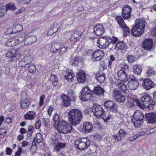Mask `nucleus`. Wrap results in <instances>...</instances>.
Wrapping results in <instances>:
<instances>
[{
    "instance_id": "nucleus-1",
    "label": "nucleus",
    "mask_w": 156,
    "mask_h": 156,
    "mask_svg": "<svg viewBox=\"0 0 156 156\" xmlns=\"http://www.w3.org/2000/svg\"><path fill=\"white\" fill-rule=\"evenodd\" d=\"M145 24V21L143 19L136 20L131 29V35L135 37L140 36L144 32Z\"/></svg>"
},
{
    "instance_id": "nucleus-2",
    "label": "nucleus",
    "mask_w": 156,
    "mask_h": 156,
    "mask_svg": "<svg viewBox=\"0 0 156 156\" xmlns=\"http://www.w3.org/2000/svg\"><path fill=\"white\" fill-rule=\"evenodd\" d=\"M82 117L81 112L76 108L71 109L68 114L69 121L73 126L78 124L81 120Z\"/></svg>"
},
{
    "instance_id": "nucleus-3",
    "label": "nucleus",
    "mask_w": 156,
    "mask_h": 156,
    "mask_svg": "<svg viewBox=\"0 0 156 156\" xmlns=\"http://www.w3.org/2000/svg\"><path fill=\"white\" fill-rule=\"evenodd\" d=\"M92 109L94 115L97 118L103 119L104 122H106L110 119L111 116L109 115L108 112H106L104 111L101 105L94 104Z\"/></svg>"
},
{
    "instance_id": "nucleus-4",
    "label": "nucleus",
    "mask_w": 156,
    "mask_h": 156,
    "mask_svg": "<svg viewBox=\"0 0 156 156\" xmlns=\"http://www.w3.org/2000/svg\"><path fill=\"white\" fill-rule=\"evenodd\" d=\"M117 40L118 38L114 37H101L97 40V46L100 48H108L110 44H114Z\"/></svg>"
},
{
    "instance_id": "nucleus-5",
    "label": "nucleus",
    "mask_w": 156,
    "mask_h": 156,
    "mask_svg": "<svg viewBox=\"0 0 156 156\" xmlns=\"http://www.w3.org/2000/svg\"><path fill=\"white\" fill-rule=\"evenodd\" d=\"M140 101L138 99H136L135 100V102L139 106H142L143 105L145 107H148L150 109L152 107L153 104H151L153 101L151 99V98L150 95L143 94L141 95Z\"/></svg>"
},
{
    "instance_id": "nucleus-6",
    "label": "nucleus",
    "mask_w": 156,
    "mask_h": 156,
    "mask_svg": "<svg viewBox=\"0 0 156 156\" xmlns=\"http://www.w3.org/2000/svg\"><path fill=\"white\" fill-rule=\"evenodd\" d=\"M90 144V140L88 138L86 137L79 138L75 141V146L80 151L87 148Z\"/></svg>"
},
{
    "instance_id": "nucleus-7",
    "label": "nucleus",
    "mask_w": 156,
    "mask_h": 156,
    "mask_svg": "<svg viewBox=\"0 0 156 156\" xmlns=\"http://www.w3.org/2000/svg\"><path fill=\"white\" fill-rule=\"evenodd\" d=\"M57 126L58 131L62 133H69L72 129L71 124L64 120L59 121L57 124Z\"/></svg>"
},
{
    "instance_id": "nucleus-8",
    "label": "nucleus",
    "mask_w": 156,
    "mask_h": 156,
    "mask_svg": "<svg viewBox=\"0 0 156 156\" xmlns=\"http://www.w3.org/2000/svg\"><path fill=\"white\" fill-rule=\"evenodd\" d=\"M144 118L143 114L139 111H136L131 117L132 122L136 127H139L143 122Z\"/></svg>"
},
{
    "instance_id": "nucleus-9",
    "label": "nucleus",
    "mask_w": 156,
    "mask_h": 156,
    "mask_svg": "<svg viewBox=\"0 0 156 156\" xmlns=\"http://www.w3.org/2000/svg\"><path fill=\"white\" fill-rule=\"evenodd\" d=\"M93 91L88 86H85L82 89L80 93L79 97L83 101H88L90 100Z\"/></svg>"
},
{
    "instance_id": "nucleus-10",
    "label": "nucleus",
    "mask_w": 156,
    "mask_h": 156,
    "mask_svg": "<svg viewBox=\"0 0 156 156\" xmlns=\"http://www.w3.org/2000/svg\"><path fill=\"white\" fill-rule=\"evenodd\" d=\"M115 18L119 26L123 29L124 36H129L130 34L129 29L126 25L122 18L120 16H116Z\"/></svg>"
},
{
    "instance_id": "nucleus-11",
    "label": "nucleus",
    "mask_w": 156,
    "mask_h": 156,
    "mask_svg": "<svg viewBox=\"0 0 156 156\" xmlns=\"http://www.w3.org/2000/svg\"><path fill=\"white\" fill-rule=\"evenodd\" d=\"M49 143L51 146L55 145L53 151L55 152L59 151L60 149L64 148L66 145V143L60 142L58 140L54 138H51Z\"/></svg>"
},
{
    "instance_id": "nucleus-12",
    "label": "nucleus",
    "mask_w": 156,
    "mask_h": 156,
    "mask_svg": "<svg viewBox=\"0 0 156 156\" xmlns=\"http://www.w3.org/2000/svg\"><path fill=\"white\" fill-rule=\"evenodd\" d=\"M113 97L116 101L120 103L121 105H123L126 101L125 97L120 94L117 90H115L112 93Z\"/></svg>"
},
{
    "instance_id": "nucleus-13",
    "label": "nucleus",
    "mask_w": 156,
    "mask_h": 156,
    "mask_svg": "<svg viewBox=\"0 0 156 156\" xmlns=\"http://www.w3.org/2000/svg\"><path fill=\"white\" fill-rule=\"evenodd\" d=\"M104 106L110 112L116 113L118 111L117 105L112 101H108L104 103Z\"/></svg>"
},
{
    "instance_id": "nucleus-14",
    "label": "nucleus",
    "mask_w": 156,
    "mask_h": 156,
    "mask_svg": "<svg viewBox=\"0 0 156 156\" xmlns=\"http://www.w3.org/2000/svg\"><path fill=\"white\" fill-rule=\"evenodd\" d=\"M104 55V52L100 49L95 50L91 56V59L94 61H99L102 59Z\"/></svg>"
},
{
    "instance_id": "nucleus-15",
    "label": "nucleus",
    "mask_w": 156,
    "mask_h": 156,
    "mask_svg": "<svg viewBox=\"0 0 156 156\" xmlns=\"http://www.w3.org/2000/svg\"><path fill=\"white\" fill-rule=\"evenodd\" d=\"M131 10V8L129 5H126L123 7L122 16L124 20H128L130 18Z\"/></svg>"
},
{
    "instance_id": "nucleus-16",
    "label": "nucleus",
    "mask_w": 156,
    "mask_h": 156,
    "mask_svg": "<svg viewBox=\"0 0 156 156\" xmlns=\"http://www.w3.org/2000/svg\"><path fill=\"white\" fill-rule=\"evenodd\" d=\"M93 30L94 34L98 36H101L105 31L103 26L99 24L95 25L94 27Z\"/></svg>"
},
{
    "instance_id": "nucleus-17",
    "label": "nucleus",
    "mask_w": 156,
    "mask_h": 156,
    "mask_svg": "<svg viewBox=\"0 0 156 156\" xmlns=\"http://www.w3.org/2000/svg\"><path fill=\"white\" fill-rule=\"evenodd\" d=\"M64 78L68 81L73 80L74 79V74L73 71L70 69H68L64 71L63 72Z\"/></svg>"
},
{
    "instance_id": "nucleus-18",
    "label": "nucleus",
    "mask_w": 156,
    "mask_h": 156,
    "mask_svg": "<svg viewBox=\"0 0 156 156\" xmlns=\"http://www.w3.org/2000/svg\"><path fill=\"white\" fill-rule=\"evenodd\" d=\"M64 78L68 81L73 80L74 79V74L73 71L70 69H68L64 71L63 72Z\"/></svg>"
},
{
    "instance_id": "nucleus-19",
    "label": "nucleus",
    "mask_w": 156,
    "mask_h": 156,
    "mask_svg": "<svg viewBox=\"0 0 156 156\" xmlns=\"http://www.w3.org/2000/svg\"><path fill=\"white\" fill-rule=\"evenodd\" d=\"M64 78L68 81L73 80L74 79V74L73 71L70 69H68L64 71L63 72Z\"/></svg>"
},
{
    "instance_id": "nucleus-20",
    "label": "nucleus",
    "mask_w": 156,
    "mask_h": 156,
    "mask_svg": "<svg viewBox=\"0 0 156 156\" xmlns=\"http://www.w3.org/2000/svg\"><path fill=\"white\" fill-rule=\"evenodd\" d=\"M142 85L144 89L146 90H149L153 87L154 83L151 79L147 78L143 80Z\"/></svg>"
},
{
    "instance_id": "nucleus-21",
    "label": "nucleus",
    "mask_w": 156,
    "mask_h": 156,
    "mask_svg": "<svg viewBox=\"0 0 156 156\" xmlns=\"http://www.w3.org/2000/svg\"><path fill=\"white\" fill-rule=\"evenodd\" d=\"M118 79L122 82H126L128 80V76L125 71L122 69L119 70L117 72Z\"/></svg>"
},
{
    "instance_id": "nucleus-22",
    "label": "nucleus",
    "mask_w": 156,
    "mask_h": 156,
    "mask_svg": "<svg viewBox=\"0 0 156 156\" xmlns=\"http://www.w3.org/2000/svg\"><path fill=\"white\" fill-rule=\"evenodd\" d=\"M143 47L146 50H150L153 45V41L151 39H146L142 43Z\"/></svg>"
},
{
    "instance_id": "nucleus-23",
    "label": "nucleus",
    "mask_w": 156,
    "mask_h": 156,
    "mask_svg": "<svg viewBox=\"0 0 156 156\" xmlns=\"http://www.w3.org/2000/svg\"><path fill=\"white\" fill-rule=\"evenodd\" d=\"M126 131L121 129L119 130L118 134L113 135L112 137L116 141H121L126 136Z\"/></svg>"
},
{
    "instance_id": "nucleus-24",
    "label": "nucleus",
    "mask_w": 156,
    "mask_h": 156,
    "mask_svg": "<svg viewBox=\"0 0 156 156\" xmlns=\"http://www.w3.org/2000/svg\"><path fill=\"white\" fill-rule=\"evenodd\" d=\"M82 35V34L81 32L75 30L73 32L70 40L71 41H79L81 38Z\"/></svg>"
},
{
    "instance_id": "nucleus-25",
    "label": "nucleus",
    "mask_w": 156,
    "mask_h": 156,
    "mask_svg": "<svg viewBox=\"0 0 156 156\" xmlns=\"http://www.w3.org/2000/svg\"><path fill=\"white\" fill-rule=\"evenodd\" d=\"M85 72L83 70L80 71L76 75V78L78 82L80 83H84L86 80Z\"/></svg>"
},
{
    "instance_id": "nucleus-26",
    "label": "nucleus",
    "mask_w": 156,
    "mask_h": 156,
    "mask_svg": "<svg viewBox=\"0 0 156 156\" xmlns=\"http://www.w3.org/2000/svg\"><path fill=\"white\" fill-rule=\"evenodd\" d=\"M93 128L92 124L89 122H86L83 123L82 129L86 133H89L91 132Z\"/></svg>"
},
{
    "instance_id": "nucleus-27",
    "label": "nucleus",
    "mask_w": 156,
    "mask_h": 156,
    "mask_svg": "<svg viewBox=\"0 0 156 156\" xmlns=\"http://www.w3.org/2000/svg\"><path fill=\"white\" fill-rule=\"evenodd\" d=\"M145 116L149 123H153L156 122V113H148Z\"/></svg>"
},
{
    "instance_id": "nucleus-28",
    "label": "nucleus",
    "mask_w": 156,
    "mask_h": 156,
    "mask_svg": "<svg viewBox=\"0 0 156 156\" xmlns=\"http://www.w3.org/2000/svg\"><path fill=\"white\" fill-rule=\"evenodd\" d=\"M93 91L96 95L98 96L104 95V90L102 88L99 86L94 87Z\"/></svg>"
},
{
    "instance_id": "nucleus-29",
    "label": "nucleus",
    "mask_w": 156,
    "mask_h": 156,
    "mask_svg": "<svg viewBox=\"0 0 156 156\" xmlns=\"http://www.w3.org/2000/svg\"><path fill=\"white\" fill-rule=\"evenodd\" d=\"M61 44L58 42H54L51 44L50 51L51 52L54 53L60 49Z\"/></svg>"
},
{
    "instance_id": "nucleus-30",
    "label": "nucleus",
    "mask_w": 156,
    "mask_h": 156,
    "mask_svg": "<svg viewBox=\"0 0 156 156\" xmlns=\"http://www.w3.org/2000/svg\"><path fill=\"white\" fill-rule=\"evenodd\" d=\"M10 9V3L6 4L5 7L2 4L0 5V17L3 16L8 10Z\"/></svg>"
},
{
    "instance_id": "nucleus-31",
    "label": "nucleus",
    "mask_w": 156,
    "mask_h": 156,
    "mask_svg": "<svg viewBox=\"0 0 156 156\" xmlns=\"http://www.w3.org/2000/svg\"><path fill=\"white\" fill-rule=\"evenodd\" d=\"M11 52H10V61L13 62H16L17 59H19L20 57V55L18 54H16V51L15 50H11Z\"/></svg>"
},
{
    "instance_id": "nucleus-32",
    "label": "nucleus",
    "mask_w": 156,
    "mask_h": 156,
    "mask_svg": "<svg viewBox=\"0 0 156 156\" xmlns=\"http://www.w3.org/2000/svg\"><path fill=\"white\" fill-rule=\"evenodd\" d=\"M131 81H129L128 82V84L129 87L131 90H135L139 85L138 82L137 80Z\"/></svg>"
},
{
    "instance_id": "nucleus-33",
    "label": "nucleus",
    "mask_w": 156,
    "mask_h": 156,
    "mask_svg": "<svg viewBox=\"0 0 156 156\" xmlns=\"http://www.w3.org/2000/svg\"><path fill=\"white\" fill-rule=\"evenodd\" d=\"M96 79L99 82L102 83L105 79V74L103 72H100L96 75Z\"/></svg>"
},
{
    "instance_id": "nucleus-34",
    "label": "nucleus",
    "mask_w": 156,
    "mask_h": 156,
    "mask_svg": "<svg viewBox=\"0 0 156 156\" xmlns=\"http://www.w3.org/2000/svg\"><path fill=\"white\" fill-rule=\"evenodd\" d=\"M61 98L62 100V104L63 106L67 107L70 105V100L68 97L65 94H63L61 96Z\"/></svg>"
},
{
    "instance_id": "nucleus-35",
    "label": "nucleus",
    "mask_w": 156,
    "mask_h": 156,
    "mask_svg": "<svg viewBox=\"0 0 156 156\" xmlns=\"http://www.w3.org/2000/svg\"><path fill=\"white\" fill-rule=\"evenodd\" d=\"M142 68L140 65L137 64L135 65L133 68V71L134 74L137 75H139L141 73Z\"/></svg>"
},
{
    "instance_id": "nucleus-36",
    "label": "nucleus",
    "mask_w": 156,
    "mask_h": 156,
    "mask_svg": "<svg viewBox=\"0 0 156 156\" xmlns=\"http://www.w3.org/2000/svg\"><path fill=\"white\" fill-rule=\"evenodd\" d=\"M68 94L67 97H68L70 101H75L76 97L75 93L72 90H69L68 91Z\"/></svg>"
},
{
    "instance_id": "nucleus-37",
    "label": "nucleus",
    "mask_w": 156,
    "mask_h": 156,
    "mask_svg": "<svg viewBox=\"0 0 156 156\" xmlns=\"http://www.w3.org/2000/svg\"><path fill=\"white\" fill-rule=\"evenodd\" d=\"M126 45L123 41L118 42L115 45V49L118 50L119 49H123L126 48Z\"/></svg>"
},
{
    "instance_id": "nucleus-38",
    "label": "nucleus",
    "mask_w": 156,
    "mask_h": 156,
    "mask_svg": "<svg viewBox=\"0 0 156 156\" xmlns=\"http://www.w3.org/2000/svg\"><path fill=\"white\" fill-rule=\"evenodd\" d=\"M118 85L120 87L123 93L128 94L129 93V90L127 89L126 85L121 82H118Z\"/></svg>"
},
{
    "instance_id": "nucleus-39",
    "label": "nucleus",
    "mask_w": 156,
    "mask_h": 156,
    "mask_svg": "<svg viewBox=\"0 0 156 156\" xmlns=\"http://www.w3.org/2000/svg\"><path fill=\"white\" fill-rule=\"evenodd\" d=\"M136 98H132L130 97H128L127 98V101L126 103V105L128 108L134 106L133 103L135 102V100Z\"/></svg>"
},
{
    "instance_id": "nucleus-40",
    "label": "nucleus",
    "mask_w": 156,
    "mask_h": 156,
    "mask_svg": "<svg viewBox=\"0 0 156 156\" xmlns=\"http://www.w3.org/2000/svg\"><path fill=\"white\" fill-rule=\"evenodd\" d=\"M79 60V57L78 56H76L73 58H71L70 62L72 65L77 66L78 64Z\"/></svg>"
},
{
    "instance_id": "nucleus-41",
    "label": "nucleus",
    "mask_w": 156,
    "mask_h": 156,
    "mask_svg": "<svg viewBox=\"0 0 156 156\" xmlns=\"http://www.w3.org/2000/svg\"><path fill=\"white\" fill-rule=\"evenodd\" d=\"M50 80L54 86H55L57 83L58 78L55 75L52 74L51 76Z\"/></svg>"
},
{
    "instance_id": "nucleus-42",
    "label": "nucleus",
    "mask_w": 156,
    "mask_h": 156,
    "mask_svg": "<svg viewBox=\"0 0 156 156\" xmlns=\"http://www.w3.org/2000/svg\"><path fill=\"white\" fill-rule=\"evenodd\" d=\"M155 73V72L153 68L151 67H148L147 70L146 74L148 76L154 75Z\"/></svg>"
},
{
    "instance_id": "nucleus-43",
    "label": "nucleus",
    "mask_w": 156,
    "mask_h": 156,
    "mask_svg": "<svg viewBox=\"0 0 156 156\" xmlns=\"http://www.w3.org/2000/svg\"><path fill=\"white\" fill-rule=\"evenodd\" d=\"M36 37L34 35L30 36L27 38L26 41H28V44H30L36 41Z\"/></svg>"
},
{
    "instance_id": "nucleus-44",
    "label": "nucleus",
    "mask_w": 156,
    "mask_h": 156,
    "mask_svg": "<svg viewBox=\"0 0 156 156\" xmlns=\"http://www.w3.org/2000/svg\"><path fill=\"white\" fill-rule=\"evenodd\" d=\"M20 107L22 108H26L27 107L30 105L29 102H28L27 100L23 101L21 100L20 102Z\"/></svg>"
},
{
    "instance_id": "nucleus-45",
    "label": "nucleus",
    "mask_w": 156,
    "mask_h": 156,
    "mask_svg": "<svg viewBox=\"0 0 156 156\" xmlns=\"http://www.w3.org/2000/svg\"><path fill=\"white\" fill-rule=\"evenodd\" d=\"M27 70L28 72L34 74L35 73L36 71V69L34 66H30L28 67Z\"/></svg>"
},
{
    "instance_id": "nucleus-46",
    "label": "nucleus",
    "mask_w": 156,
    "mask_h": 156,
    "mask_svg": "<svg viewBox=\"0 0 156 156\" xmlns=\"http://www.w3.org/2000/svg\"><path fill=\"white\" fill-rule=\"evenodd\" d=\"M24 116L26 120H32L34 118V115L29 112L26 113Z\"/></svg>"
},
{
    "instance_id": "nucleus-47",
    "label": "nucleus",
    "mask_w": 156,
    "mask_h": 156,
    "mask_svg": "<svg viewBox=\"0 0 156 156\" xmlns=\"http://www.w3.org/2000/svg\"><path fill=\"white\" fill-rule=\"evenodd\" d=\"M34 140H35L34 138V139L33 141L32 142V145L31 146L30 148V151L33 153L35 152L37 149V146L36 145L35 142L34 141Z\"/></svg>"
},
{
    "instance_id": "nucleus-48",
    "label": "nucleus",
    "mask_w": 156,
    "mask_h": 156,
    "mask_svg": "<svg viewBox=\"0 0 156 156\" xmlns=\"http://www.w3.org/2000/svg\"><path fill=\"white\" fill-rule=\"evenodd\" d=\"M23 59L27 65L31 63L32 61V58L29 56L25 57Z\"/></svg>"
},
{
    "instance_id": "nucleus-49",
    "label": "nucleus",
    "mask_w": 156,
    "mask_h": 156,
    "mask_svg": "<svg viewBox=\"0 0 156 156\" xmlns=\"http://www.w3.org/2000/svg\"><path fill=\"white\" fill-rule=\"evenodd\" d=\"M12 37H13L14 38H10V43H11V44H10V47H13L15 46L16 44V41L18 40L16 39V37H13L12 36Z\"/></svg>"
},
{
    "instance_id": "nucleus-50",
    "label": "nucleus",
    "mask_w": 156,
    "mask_h": 156,
    "mask_svg": "<svg viewBox=\"0 0 156 156\" xmlns=\"http://www.w3.org/2000/svg\"><path fill=\"white\" fill-rule=\"evenodd\" d=\"M127 58L128 62L129 63H133L135 61V58L132 55H128Z\"/></svg>"
},
{
    "instance_id": "nucleus-51",
    "label": "nucleus",
    "mask_w": 156,
    "mask_h": 156,
    "mask_svg": "<svg viewBox=\"0 0 156 156\" xmlns=\"http://www.w3.org/2000/svg\"><path fill=\"white\" fill-rule=\"evenodd\" d=\"M67 51V48L65 47H62L59 51L58 55L59 56L61 55L62 54L66 52Z\"/></svg>"
},
{
    "instance_id": "nucleus-52",
    "label": "nucleus",
    "mask_w": 156,
    "mask_h": 156,
    "mask_svg": "<svg viewBox=\"0 0 156 156\" xmlns=\"http://www.w3.org/2000/svg\"><path fill=\"white\" fill-rule=\"evenodd\" d=\"M36 139L37 143H41L42 140V137L41 134L39 133L37 134L36 135Z\"/></svg>"
},
{
    "instance_id": "nucleus-53",
    "label": "nucleus",
    "mask_w": 156,
    "mask_h": 156,
    "mask_svg": "<svg viewBox=\"0 0 156 156\" xmlns=\"http://www.w3.org/2000/svg\"><path fill=\"white\" fill-rule=\"evenodd\" d=\"M27 65L26 63L23 58L19 62V66L20 67H25Z\"/></svg>"
},
{
    "instance_id": "nucleus-54",
    "label": "nucleus",
    "mask_w": 156,
    "mask_h": 156,
    "mask_svg": "<svg viewBox=\"0 0 156 156\" xmlns=\"http://www.w3.org/2000/svg\"><path fill=\"white\" fill-rule=\"evenodd\" d=\"M45 98V96L44 95H43L40 97L39 101L40 106H42L43 105L44 103V100Z\"/></svg>"
},
{
    "instance_id": "nucleus-55",
    "label": "nucleus",
    "mask_w": 156,
    "mask_h": 156,
    "mask_svg": "<svg viewBox=\"0 0 156 156\" xmlns=\"http://www.w3.org/2000/svg\"><path fill=\"white\" fill-rule=\"evenodd\" d=\"M53 120L55 123L59 121V116L57 113H56L55 114L53 118Z\"/></svg>"
},
{
    "instance_id": "nucleus-56",
    "label": "nucleus",
    "mask_w": 156,
    "mask_h": 156,
    "mask_svg": "<svg viewBox=\"0 0 156 156\" xmlns=\"http://www.w3.org/2000/svg\"><path fill=\"white\" fill-rule=\"evenodd\" d=\"M156 132V127H154L149 129L147 131L148 134H150L153 133H155Z\"/></svg>"
},
{
    "instance_id": "nucleus-57",
    "label": "nucleus",
    "mask_w": 156,
    "mask_h": 156,
    "mask_svg": "<svg viewBox=\"0 0 156 156\" xmlns=\"http://www.w3.org/2000/svg\"><path fill=\"white\" fill-rule=\"evenodd\" d=\"M34 127L30 126L28 129V133L30 135H31L32 132L34 131Z\"/></svg>"
},
{
    "instance_id": "nucleus-58",
    "label": "nucleus",
    "mask_w": 156,
    "mask_h": 156,
    "mask_svg": "<svg viewBox=\"0 0 156 156\" xmlns=\"http://www.w3.org/2000/svg\"><path fill=\"white\" fill-rule=\"evenodd\" d=\"M131 80L134 81V80H137L136 79V77L134 75H130L129 77L128 76V80H127V81L128 82L129 81H131Z\"/></svg>"
},
{
    "instance_id": "nucleus-59",
    "label": "nucleus",
    "mask_w": 156,
    "mask_h": 156,
    "mask_svg": "<svg viewBox=\"0 0 156 156\" xmlns=\"http://www.w3.org/2000/svg\"><path fill=\"white\" fill-rule=\"evenodd\" d=\"M94 139L95 140H99L101 139L102 137L101 135L99 134H97L95 136H94Z\"/></svg>"
},
{
    "instance_id": "nucleus-60",
    "label": "nucleus",
    "mask_w": 156,
    "mask_h": 156,
    "mask_svg": "<svg viewBox=\"0 0 156 156\" xmlns=\"http://www.w3.org/2000/svg\"><path fill=\"white\" fill-rule=\"evenodd\" d=\"M22 148H21V147L19 148V150L18 151L15 153V156H19L20 155V154L21 153V152L22 151Z\"/></svg>"
},
{
    "instance_id": "nucleus-61",
    "label": "nucleus",
    "mask_w": 156,
    "mask_h": 156,
    "mask_svg": "<svg viewBox=\"0 0 156 156\" xmlns=\"http://www.w3.org/2000/svg\"><path fill=\"white\" fill-rule=\"evenodd\" d=\"M31 1V0H21V2L23 4H28Z\"/></svg>"
},
{
    "instance_id": "nucleus-62",
    "label": "nucleus",
    "mask_w": 156,
    "mask_h": 156,
    "mask_svg": "<svg viewBox=\"0 0 156 156\" xmlns=\"http://www.w3.org/2000/svg\"><path fill=\"white\" fill-rule=\"evenodd\" d=\"M25 10V9L24 8H22L20 9H19L17 10L16 12L15 13L16 14H18L21 13L22 12L24 11Z\"/></svg>"
},
{
    "instance_id": "nucleus-63",
    "label": "nucleus",
    "mask_w": 156,
    "mask_h": 156,
    "mask_svg": "<svg viewBox=\"0 0 156 156\" xmlns=\"http://www.w3.org/2000/svg\"><path fill=\"white\" fill-rule=\"evenodd\" d=\"M24 137V135L22 134H20L17 137V139L18 141H21L22 140Z\"/></svg>"
},
{
    "instance_id": "nucleus-64",
    "label": "nucleus",
    "mask_w": 156,
    "mask_h": 156,
    "mask_svg": "<svg viewBox=\"0 0 156 156\" xmlns=\"http://www.w3.org/2000/svg\"><path fill=\"white\" fill-rule=\"evenodd\" d=\"M28 142L26 140H23L21 142V145L23 147L27 146L28 144Z\"/></svg>"
}]
</instances>
